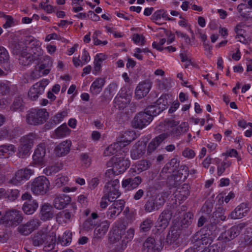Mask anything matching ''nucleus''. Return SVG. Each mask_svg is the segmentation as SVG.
I'll use <instances>...</instances> for the list:
<instances>
[{
	"instance_id": "f257e3e1",
	"label": "nucleus",
	"mask_w": 252,
	"mask_h": 252,
	"mask_svg": "<svg viewBox=\"0 0 252 252\" xmlns=\"http://www.w3.org/2000/svg\"><path fill=\"white\" fill-rule=\"evenodd\" d=\"M56 242V233L54 232H48L46 230H38L32 238V244L34 246L39 247L44 244V251L53 250Z\"/></svg>"
},
{
	"instance_id": "f03ea898",
	"label": "nucleus",
	"mask_w": 252,
	"mask_h": 252,
	"mask_svg": "<svg viewBox=\"0 0 252 252\" xmlns=\"http://www.w3.org/2000/svg\"><path fill=\"white\" fill-rule=\"evenodd\" d=\"M178 123L174 120L165 121L159 125L160 129L163 128V133L168 134V137L171 136L173 138L179 139L181 135L185 134L189 130L188 124L186 122L182 123L177 126Z\"/></svg>"
},
{
	"instance_id": "7ed1b4c3",
	"label": "nucleus",
	"mask_w": 252,
	"mask_h": 252,
	"mask_svg": "<svg viewBox=\"0 0 252 252\" xmlns=\"http://www.w3.org/2000/svg\"><path fill=\"white\" fill-rule=\"evenodd\" d=\"M37 139L38 136L34 133H30L22 136L20 139V144L18 149V156L21 158L28 157L34 143Z\"/></svg>"
},
{
	"instance_id": "20e7f679",
	"label": "nucleus",
	"mask_w": 252,
	"mask_h": 252,
	"mask_svg": "<svg viewBox=\"0 0 252 252\" xmlns=\"http://www.w3.org/2000/svg\"><path fill=\"white\" fill-rule=\"evenodd\" d=\"M14 54H19V63L22 65H28L32 62L37 61L42 55V51L40 47H34L32 49L31 53L26 51L21 52L20 50H13Z\"/></svg>"
},
{
	"instance_id": "39448f33",
	"label": "nucleus",
	"mask_w": 252,
	"mask_h": 252,
	"mask_svg": "<svg viewBox=\"0 0 252 252\" xmlns=\"http://www.w3.org/2000/svg\"><path fill=\"white\" fill-rule=\"evenodd\" d=\"M2 223L7 227H15L23 220L22 214L16 210L7 211L0 219Z\"/></svg>"
},
{
	"instance_id": "423d86ee",
	"label": "nucleus",
	"mask_w": 252,
	"mask_h": 252,
	"mask_svg": "<svg viewBox=\"0 0 252 252\" xmlns=\"http://www.w3.org/2000/svg\"><path fill=\"white\" fill-rule=\"evenodd\" d=\"M49 117V113L45 109H33L27 115V122L32 125H38L45 122Z\"/></svg>"
},
{
	"instance_id": "0eeeda50",
	"label": "nucleus",
	"mask_w": 252,
	"mask_h": 252,
	"mask_svg": "<svg viewBox=\"0 0 252 252\" xmlns=\"http://www.w3.org/2000/svg\"><path fill=\"white\" fill-rule=\"evenodd\" d=\"M50 182L43 176L35 178L31 185L32 192L36 195H44L49 189Z\"/></svg>"
},
{
	"instance_id": "6e6552de",
	"label": "nucleus",
	"mask_w": 252,
	"mask_h": 252,
	"mask_svg": "<svg viewBox=\"0 0 252 252\" xmlns=\"http://www.w3.org/2000/svg\"><path fill=\"white\" fill-rule=\"evenodd\" d=\"M110 162L112 164L116 174L124 173L130 165V160L128 158H126L125 154L120 157L117 154L111 158Z\"/></svg>"
},
{
	"instance_id": "1a4fd4ad",
	"label": "nucleus",
	"mask_w": 252,
	"mask_h": 252,
	"mask_svg": "<svg viewBox=\"0 0 252 252\" xmlns=\"http://www.w3.org/2000/svg\"><path fill=\"white\" fill-rule=\"evenodd\" d=\"M247 223L242 222L231 227L227 231L222 233L219 237L218 240L228 242L238 236L247 225Z\"/></svg>"
},
{
	"instance_id": "9d476101",
	"label": "nucleus",
	"mask_w": 252,
	"mask_h": 252,
	"mask_svg": "<svg viewBox=\"0 0 252 252\" xmlns=\"http://www.w3.org/2000/svg\"><path fill=\"white\" fill-rule=\"evenodd\" d=\"M201 230L197 232L191 237V242L194 244V246L200 247L201 245L211 244L215 238L211 235Z\"/></svg>"
},
{
	"instance_id": "9b49d317",
	"label": "nucleus",
	"mask_w": 252,
	"mask_h": 252,
	"mask_svg": "<svg viewBox=\"0 0 252 252\" xmlns=\"http://www.w3.org/2000/svg\"><path fill=\"white\" fill-rule=\"evenodd\" d=\"M40 224L39 220L32 219L25 223L20 224L17 228V231L21 235L28 236L37 229Z\"/></svg>"
},
{
	"instance_id": "f8f14e48",
	"label": "nucleus",
	"mask_w": 252,
	"mask_h": 252,
	"mask_svg": "<svg viewBox=\"0 0 252 252\" xmlns=\"http://www.w3.org/2000/svg\"><path fill=\"white\" fill-rule=\"evenodd\" d=\"M33 173V170L30 169L19 170L15 173L14 176L10 180L9 183L13 185H18L23 181L28 180Z\"/></svg>"
},
{
	"instance_id": "ddd939ff",
	"label": "nucleus",
	"mask_w": 252,
	"mask_h": 252,
	"mask_svg": "<svg viewBox=\"0 0 252 252\" xmlns=\"http://www.w3.org/2000/svg\"><path fill=\"white\" fill-rule=\"evenodd\" d=\"M48 83L49 81L47 79H43L33 85L28 93V95L30 98L32 100H36L39 95L44 92L45 88Z\"/></svg>"
},
{
	"instance_id": "4468645a",
	"label": "nucleus",
	"mask_w": 252,
	"mask_h": 252,
	"mask_svg": "<svg viewBox=\"0 0 252 252\" xmlns=\"http://www.w3.org/2000/svg\"><path fill=\"white\" fill-rule=\"evenodd\" d=\"M125 204V202L124 200L115 201L106 212L107 218L109 220H114L122 212Z\"/></svg>"
},
{
	"instance_id": "2eb2a0df",
	"label": "nucleus",
	"mask_w": 252,
	"mask_h": 252,
	"mask_svg": "<svg viewBox=\"0 0 252 252\" xmlns=\"http://www.w3.org/2000/svg\"><path fill=\"white\" fill-rule=\"evenodd\" d=\"M152 121L150 116L144 112H140L134 117L132 125L135 128L142 129L148 126Z\"/></svg>"
},
{
	"instance_id": "dca6fc26",
	"label": "nucleus",
	"mask_w": 252,
	"mask_h": 252,
	"mask_svg": "<svg viewBox=\"0 0 252 252\" xmlns=\"http://www.w3.org/2000/svg\"><path fill=\"white\" fill-rule=\"evenodd\" d=\"M152 82L146 80L140 83L136 87L135 95L137 99H141L146 96L149 92L152 87Z\"/></svg>"
},
{
	"instance_id": "f3484780",
	"label": "nucleus",
	"mask_w": 252,
	"mask_h": 252,
	"mask_svg": "<svg viewBox=\"0 0 252 252\" xmlns=\"http://www.w3.org/2000/svg\"><path fill=\"white\" fill-rule=\"evenodd\" d=\"M172 213L169 210H163L159 215L157 221V227L158 230L165 229L168 225L172 218Z\"/></svg>"
},
{
	"instance_id": "a211bd4d",
	"label": "nucleus",
	"mask_w": 252,
	"mask_h": 252,
	"mask_svg": "<svg viewBox=\"0 0 252 252\" xmlns=\"http://www.w3.org/2000/svg\"><path fill=\"white\" fill-rule=\"evenodd\" d=\"M250 211L249 205L246 203H242L238 205L229 215V217L231 219L236 220L241 219L246 216Z\"/></svg>"
},
{
	"instance_id": "6ab92c4d",
	"label": "nucleus",
	"mask_w": 252,
	"mask_h": 252,
	"mask_svg": "<svg viewBox=\"0 0 252 252\" xmlns=\"http://www.w3.org/2000/svg\"><path fill=\"white\" fill-rule=\"evenodd\" d=\"M146 143L144 141H138L135 143L131 151V158L136 160L141 158L145 153Z\"/></svg>"
},
{
	"instance_id": "aec40b11",
	"label": "nucleus",
	"mask_w": 252,
	"mask_h": 252,
	"mask_svg": "<svg viewBox=\"0 0 252 252\" xmlns=\"http://www.w3.org/2000/svg\"><path fill=\"white\" fill-rule=\"evenodd\" d=\"M142 179L140 176H136L133 178H127L122 181V186L127 190L137 188L142 183Z\"/></svg>"
},
{
	"instance_id": "412c9836",
	"label": "nucleus",
	"mask_w": 252,
	"mask_h": 252,
	"mask_svg": "<svg viewBox=\"0 0 252 252\" xmlns=\"http://www.w3.org/2000/svg\"><path fill=\"white\" fill-rule=\"evenodd\" d=\"M71 142L66 140L58 144L54 149L55 154L59 157H63L67 155L70 151Z\"/></svg>"
},
{
	"instance_id": "4be33fe9",
	"label": "nucleus",
	"mask_w": 252,
	"mask_h": 252,
	"mask_svg": "<svg viewBox=\"0 0 252 252\" xmlns=\"http://www.w3.org/2000/svg\"><path fill=\"white\" fill-rule=\"evenodd\" d=\"M40 214V219L43 221L51 219L54 215L53 206L48 203L42 204L41 206Z\"/></svg>"
},
{
	"instance_id": "5701e85b",
	"label": "nucleus",
	"mask_w": 252,
	"mask_h": 252,
	"mask_svg": "<svg viewBox=\"0 0 252 252\" xmlns=\"http://www.w3.org/2000/svg\"><path fill=\"white\" fill-rule=\"evenodd\" d=\"M71 201V198L69 195L62 194L57 196L54 200L53 205L55 208L61 210L65 207Z\"/></svg>"
},
{
	"instance_id": "b1692460",
	"label": "nucleus",
	"mask_w": 252,
	"mask_h": 252,
	"mask_svg": "<svg viewBox=\"0 0 252 252\" xmlns=\"http://www.w3.org/2000/svg\"><path fill=\"white\" fill-rule=\"evenodd\" d=\"M168 137L166 133H161L154 138L148 144L147 153L151 154L154 152L160 144Z\"/></svg>"
},
{
	"instance_id": "393cba45",
	"label": "nucleus",
	"mask_w": 252,
	"mask_h": 252,
	"mask_svg": "<svg viewBox=\"0 0 252 252\" xmlns=\"http://www.w3.org/2000/svg\"><path fill=\"white\" fill-rule=\"evenodd\" d=\"M181 231L182 230L179 227L176 226L172 227L166 236L165 243L168 245H171L175 243L179 238Z\"/></svg>"
},
{
	"instance_id": "a878e982",
	"label": "nucleus",
	"mask_w": 252,
	"mask_h": 252,
	"mask_svg": "<svg viewBox=\"0 0 252 252\" xmlns=\"http://www.w3.org/2000/svg\"><path fill=\"white\" fill-rule=\"evenodd\" d=\"M106 82L105 78L98 77L93 82L90 87V93L93 95L99 94Z\"/></svg>"
},
{
	"instance_id": "bb28decb",
	"label": "nucleus",
	"mask_w": 252,
	"mask_h": 252,
	"mask_svg": "<svg viewBox=\"0 0 252 252\" xmlns=\"http://www.w3.org/2000/svg\"><path fill=\"white\" fill-rule=\"evenodd\" d=\"M121 234L122 230H115L112 234H110L109 236V241L111 243H115L119 242V244L121 245V247H119L118 244L117 245L118 247L117 249L118 251L123 250L126 247V244L124 245V243H125L123 242V240L122 241V244L119 242L122 238Z\"/></svg>"
},
{
	"instance_id": "cd10ccee",
	"label": "nucleus",
	"mask_w": 252,
	"mask_h": 252,
	"mask_svg": "<svg viewBox=\"0 0 252 252\" xmlns=\"http://www.w3.org/2000/svg\"><path fill=\"white\" fill-rule=\"evenodd\" d=\"M38 207V203L35 200H29L26 201L23 205L22 209L25 214H33Z\"/></svg>"
},
{
	"instance_id": "c85d7f7f",
	"label": "nucleus",
	"mask_w": 252,
	"mask_h": 252,
	"mask_svg": "<svg viewBox=\"0 0 252 252\" xmlns=\"http://www.w3.org/2000/svg\"><path fill=\"white\" fill-rule=\"evenodd\" d=\"M46 154L45 146L43 143L38 145L35 150L33 155V159L37 162H41Z\"/></svg>"
},
{
	"instance_id": "c756f323",
	"label": "nucleus",
	"mask_w": 252,
	"mask_h": 252,
	"mask_svg": "<svg viewBox=\"0 0 252 252\" xmlns=\"http://www.w3.org/2000/svg\"><path fill=\"white\" fill-rule=\"evenodd\" d=\"M109 225L110 222L107 220L102 222L94 231L96 237L100 238L104 236L107 232Z\"/></svg>"
},
{
	"instance_id": "7c9ffc66",
	"label": "nucleus",
	"mask_w": 252,
	"mask_h": 252,
	"mask_svg": "<svg viewBox=\"0 0 252 252\" xmlns=\"http://www.w3.org/2000/svg\"><path fill=\"white\" fill-rule=\"evenodd\" d=\"M118 85L116 82L110 83L108 86L105 88L104 94V97L106 100H110L117 92Z\"/></svg>"
},
{
	"instance_id": "2f4dec72",
	"label": "nucleus",
	"mask_w": 252,
	"mask_h": 252,
	"mask_svg": "<svg viewBox=\"0 0 252 252\" xmlns=\"http://www.w3.org/2000/svg\"><path fill=\"white\" fill-rule=\"evenodd\" d=\"M56 219L59 223L63 224L71 221L72 218L68 211L64 210L57 214Z\"/></svg>"
},
{
	"instance_id": "473e14b6",
	"label": "nucleus",
	"mask_w": 252,
	"mask_h": 252,
	"mask_svg": "<svg viewBox=\"0 0 252 252\" xmlns=\"http://www.w3.org/2000/svg\"><path fill=\"white\" fill-rule=\"evenodd\" d=\"M156 242L152 237L148 238L143 243V251L145 252H156Z\"/></svg>"
},
{
	"instance_id": "72a5a7b5",
	"label": "nucleus",
	"mask_w": 252,
	"mask_h": 252,
	"mask_svg": "<svg viewBox=\"0 0 252 252\" xmlns=\"http://www.w3.org/2000/svg\"><path fill=\"white\" fill-rule=\"evenodd\" d=\"M70 130L66 124H63L55 130V135L57 138H62L68 135Z\"/></svg>"
},
{
	"instance_id": "f704fd0d",
	"label": "nucleus",
	"mask_w": 252,
	"mask_h": 252,
	"mask_svg": "<svg viewBox=\"0 0 252 252\" xmlns=\"http://www.w3.org/2000/svg\"><path fill=\"white\" fill-rule=\"evenodd\" d=\"M161 18H164L166 20L172 21L174 18H171L168 17L167 12L164 9H159L155 11L151 17V19L153 21H158Z\"/></svg>"
},
{
	"instance_id": "c9c22d12",
	"label": "nucleus",
	"mask_w": 252,
	"mask_h": 252,
	"mask_svg": "<svg viewBox=\"0 0 252 252\" xmlns=\"http://www.w3.org/2000/svg\"><path fill=\"white\" fill-rule=\"evenodd\" d=\"M63 168L62 163H57L54 165H50L43 170V173L47 176H51L59 172Z\"/></svg>"
},
{
	"instance_id": "e433bc0d",
	"label": "nucleus",
	"mask_w": 252,
	"mask_h": 252,
	"mask_svg": "<svg viewBox=\"0 0 252 252\" xmlns=\"http://www.w3.org/2000/svg\"><path fill=\"white\" fill-rule=\"evenodd\" d=\"M24 104L23 98L21 96L16 97L13 102L10 106V110L12 111H21L23 109Z\"/></svg>"
},
{
	"instance_id": "4c0bfd02",
	"label": "nucleus",
	"mask_w": 252,
	"mask_h": 252,
	"mask_svg": "<svg viewBox=\"0 0 252 252\" xmlns=\"http://www.w3.org/2000/svg\"><path fill=\"white\" fill-rule=\"evenodd\" d=\"M205 230H202L205 232L211 234L213 237H215L216 234L219 231V228L217 226V223L214 221L211 220L210 223L207 224L205 226Z\"/></svg>"
},
{
	"instance_id": "58836bf2",
	"label": "nucleus",
	"mask_w": 252,
	"mask_h": 252,
	"mask_svg": "<svg viewBox=\"0 0 252 252\" xmlns=\"http://www.w3.org/2000/svg\"><path fill=\"white\" fill-rule=\"evenodd\" d=\"M169 196V193L167 191H163L160 193L157 194L155 197H154V200L157 204V206L159 209L160 207L163 205L166 198Z\"/></svg>"
},
{
	"instance_id": "ea45409f",
	"label": "nucleus",
	"mask_w": 252,
	"mask_h": 252,
	"mask_svg": "<svg viewBox=\"0 0 252 252\" xmlns=\"http://www.w3.org/2000/svg\"><path fill=\"white\" fill-rule=\"evenodd\" d=\"M157 106L158 105L155 103L154 105L148 106L144 110L145 113L151 116L152 120H153V117L157 116L161 112V111Z\"/></svg>"
},
{
	"instance_id": "a19ab883",
	"label": "nucleus",
	"mask_w": 252,
	"mask_h": 252,
	"mask_svg": "<svg viewBox=\"0 0 252 252\" xmlns=\"http://www.w3.org/2000/svg\"><path fill=\"white\" fill-rule=\"evenodd\" d=\"M158 209L154 200V197H150L144 205V210L146 212L150 213Z\"/></svg>"
},
{
	"instance_id": "79ce46f5",
	"label": "nucleus",
	"mask_w": 252,
	"mask_h": 252,
	"mask_svg": "<svg viewBox=\"0 0 252 252\" xmlns=\"http://www.w3.org/2000/svg\"><path fill=\"white\" fill-rule=\"evenodd\" d=\"M168 95L162 94L155 102L159 109L162 112L167 108L168 106Z\"/></svg>"
},
{
	"instance_id": "37998d69",
	"label": "nucleus",
	"mask_w": 252,
	"mask_h": 252,
	"mask_svg": "<svg viewBox=\"0 0 252 252\" xmlns=\"http://www.w3.org/2000/svg\"><path fill=\"white\" fill-rule=\"evenodd\" d=\"M72 235V233L70 231H65L62 238H58L62 246L69 245L71 242Z\"/></svg>"
},
{
	"instance_id": "c03bdc74",
	"label": "nucleus",
	"mask_w": 252,
	"mask_h": 252,
	"mask_svg": "<svg viewBox=\"0 0 252 252\" xmlns=\"http://www.w3.org/2000/svg\"><path fill=\"white\" fill-rule=\"evenodd\" d=\"M119 181L118 179L110 182L108 181L105 185L104 193H108L113 191L114 189H118L119 187Z\"/></svg>"
},
{
	"instance_id": "a18cd8bd",
	"label": "nucleus",
	"mask_w": 252,
	"mask_h": 252,
	"mask_svg": "<svg viewBox=\"0 0 252 252\" xmlns=\"http://www.w3.org/2000/svg\"><path fill=\"white\" fill-rule=\"evenodd\" d=\"M250 8L248 7L246 4L241 3L237 6V10L240 15L244 18H248L252 17L250 11L249 10Z\"/></svg>"
},
{
	"instance_id": "49530a36",
	"label": "nucleus",
	"mask_w": 252,
	"mask_h": 252,
	"mask_svg": "<svg viewBox=\"0 0 252 252\" xmlns=\"http://www.w3.org/2000/svg\"><path fill=\"white\" fill-rule=\"evenodd\" d=\"M189 187L187 184H184L181 188H179L177 191L178 194L176 195H179L181 197V200H185L189 194Z\"/></svg>"
},
{
	"instance_id": "de8ad7c7",
	"label": "nucleus",
	"mask_w": 252,
	"mask_h": 252,
	"mask_svg": "<svg viewBox=\"0 0 252 252\" xmlns=\"http://www.w3.org/2000/svg\"><path fill=\"white\" fill-rule=\"evenodd\" d=\"M118 146L115 143L111 144L104 150V155L105 156H110L114 154H120Z\"/></svg>"
},
{
	"instance_id": "09e8293b",
	"label": "nucleus",
	"mask_w": 252,
	"mask_h": 252,
	"mask_svg": "<svg viewBox=\"0 0 252 252\" xmlns=\"http://www.w3.org/2000/svg\"><path fill=\"white\" fill-rule=\"evenodd\" d=\"M133 139V138L131 139H125L123 141H119L115 143L116 144L119 146L118 148L120 151V154L121 155H124L125 153H127V149L125 147L126 146L128 145Z\"/></svg>"
},
{
	"instance_id": "8fccbe9b",
	"label": "nucleus",
	"mask_w": 252,
	"mask_h": 252,
	"mask_svg": "<svg viewBox=\"0 0 252 252\" xmlns=\"http://www.w3.org/2000/svg\"><path fill=\"white\" fill-rule=\"evenodd\" d=\"M189 174V168L185 165L180 166L177 174V176L179 177L180 180L182 181H185L188 177Z\"/></svg>"
},
{
	"instance_id": "3c124183",
	"label": "nucleus",
	"mask_w": 252,
	"mask_h": 252,
	"mask_svg": "<svg viewBox=\"0 0 252 252\" xmlns=\"http://www.w3.org/2000/svg\"><path fill=\"white\" fill-rule=\"evenodd\" d=\"M153 225V220L150 218H146L142 221L140 226V230L147 232L150 230Z\"/></svg>"
},
{
	"instance_id": "603ef678",
	"label": "nucleus",
	"mask_w": 252,
	"mask_h": 252,
	"mask_svg": "<svg viewBox=\"0 0 252 252\" xmlns=\"http://www.w3.org/2000/svg\"><path fill=\"white\" fill-rule=\"evenodd\" d=\"M151 166L150 161L147 160H140L136 165L137 171L141 172L148 170Z\"/></svg>"
},
{
	"instance_id": "864d4df0",
	"label": "nucleus",
	"mask_w": 252,
	"mask_h": 252,
	"mask_svg": "<svg viewBox=\"0 0 252 252\" xmlns=\"http://www.w3.org/2000/svg\"><path fill=\"white\" fill-rule=\"evenodd\" d=\"M15 150V146L11 144L3 145L0 147V153L3 156H4V154H12L14 152Z\"/></svg>"
},
{
	"instance_id": "5fc2aeb1",
	"label": "nucleus",
	"mask_w": 252,
	"mask_h": 252,
	"mask_svg": "<svg viewBox=\"0 0 252 252\" xmlns=\"http://www.w3.org/2000/svg\"><path fill=\"white\" fill-rule=\"evenodd\" d=\"M67 115V112L66 111L60 112L52 118V121L54 124H58L62 122Z\"/></svg>"
},
{
	"instance_id": "6e6d98bb",
	"label": "nucleus",
	"mask_w": 252,
	"mask_h": 252,
	"mask_svg": "<svg viewBox=\"0 0 252 252\" xmlns=\"http://www.w3.org/2000/svg\"><path fill=\"white\" fill-rule=\"evenodd\" d=\"M107 197L108 200L110 202L114 201L121 194L119 189H114L113 191L104 194Z\"/></svg>"
},
{
	"instance_id": "4d7b16f0",
	"label": "nucleus",
	"mask_w": 252,
	"mask_h": 252,
	"mask_svg": "<svg viewBox=\"0 0 252 252\" xmlns=\"http://www.w3.org/2000/svg\"><path fill=\"white\" fill-rule=\"evenodd\" d=\"M9 60V55L6 50L2 46H0V62L5 63Z\"/></svg>"
},
{
	"instance_id": "13d9d810",
	"label": "nucleus",
	"mask_w": 252,
	"mask_h": 252,
	"mask_svg": "<svg viewBox=\"0 0 252 252\" xmlns=\"http://www.w3.org/2000/svg\"><path fill=\"white\" fill-rule=\"evenodd\" d=\"M45 68V64H41L38 69H35L33 71H32V72L31 74V77L32 79H35L36 78H38L39 77L41 76V71L44 69Z\"/></svg>"
},
{
	"instance_id": "bf43d9fd",
	"label": "nucleus",
	"mask_w": 252,
	"mask_h": 252,
	"mask_svg": "<svg viewBox=\"0 0 252 252\" xmlns=\"http://www.w3.org/2000/svg\"><path fill=\"white\" fill-rule=\"evenodd\" d=\"M7 198L11 201L15 200L19 195V191L18 189H11L10 191H7Z\"/></svg>"
},
{
	"instance_id": "052dcab7",
	"label": "nucleus",
	"mask_w": 252,
	"mask_h": 252,
	"mask_svg": "<svg viewBox=\"0 0 252 252\" xmlns=\"http://www.w3.org/2000/svg\"><path fill=\"white\" fill-rule=\"evenodd\" d=\"M157 85L159 89L163 90L169 87L170 83L167 79H162L161 80H158Z\"/></svg>"
},
{
	"instance_id": "680f3d73",
	"label": "nucleus",
	"mask_w": 252,
	"mask_h": 252,
	"mask_svg": "<svg viewBox=\"0 0 252 252\" xmlns=\"http://www.w3.org/2000/svg\"><path fill=\"white\" fill-rule=\"evenodd\" d=\"M221 249L218 244H213L206 247L201 252H220Z\"/></svg>"
},
{
	"instance_id": "e2e57ef3",
	"label": "nucleus",
	"mask_w": 252,
	"mask_h": 252,
	"mask_svg": "<svg viewBox=\"0 0 252 252\" xmlns=\"http://www.w3.org/2000/svg\"><path fill=\"white\" fill-rule=\"evenodd\" d=\"M10 91V84L8 82H0V92L3 94H7Z\"/></svg>"
},
{
	"instance_id": "0e129e2a",
	"label": "nucleus",
	"mask_w": 252,
	"mask_h": 252,
	"mask_svg": "<svg viewBox=\"0 0 252 252\" xmlns=\"http://www.w3.org/2000/svg\"><path fill=\"white\" fill-rule=\"evenodd\" d=\"M81 160L82 164L85 167H88L91 164V160L89 156L86 154H82L81 155Z\"/></svg>"
},
{
	"instance_id": "69168bd1",
	"label": "nucleus",
	"mask_w": 252,
	"mask_h": 252,
	"mask_svg": "<svg viewBox=\"0 0 252 252\" xmlns=\"http://www.w3.org/2000/svg\"><path fill=\"white\" fill-rule=\"evenodd\" d=\"M195 155L194 152L189 148H186L182 152V155L188 158H193L195 156Z\"/></svg>"
},
{
	"instance_id": "338daca9",
	"label": "nucleus",
	"mask_w": 252,
	"mask_h": 252,
	"mask_svg": "<svg viewBox=\"0 0 252 252\" xmlns=\"http://www.w3.org/2000/svg\"><path fill=\"white\" fill-rule=\"evenodd\" d=\"M132 40L135 43H140L141 45H143L145 43L144 37L138 34H134Z\"/></svg>"
},
{
	"instance_id": "774afa93",
	"label": "nucleus",
	"mask_w": 252,
	"mask_h": 252,
	"mask_svg": "<svg viewBox=\"0 0 252 252\" xmlns=\"http://www.w3.org/2000/svg\"><path fill=\"white\" fill-rule=\"evenodd\" d=\"M77 208V207L76 203H72L70 207L68 209H65L66 211H68V213L70 215V217L72 219L74 217V215L76 214Z\"/></svg>"
}]
</instances>
